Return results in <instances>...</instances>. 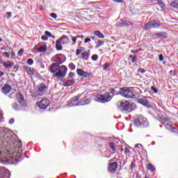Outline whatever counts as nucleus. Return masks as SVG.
Returning <instances> with one entry per match:
<instances>
[{
	"mask_svg": "<svg viewBox=\"0 0 178 178\" xmlns=\"http://www.w3.org/2000/svg\"><path fill=\"white\" fill-rule=\"evenodd\" d=\"M50 73H53V77L57 79H65L67 74V67L66 65H60L57 63H53L48 68Z\"/></svg>",
	"mask_w": 178,
	"mask_h": 178,
	"instance_id": "obj_1",
	"label": "nucleus"
},
{
	"mask_svg": "<svg viewBox=\"0 0 178 178\" xmlns=\"http://www.w3.org/2000/svg\"><path fill=\"white\" fill-rule=\"evenodd\" d=\"M120 94L122 95V97H124V98H137V96L138 94L137 92H134L133 90V88H120Z\"/></svg>",
	"mask_w": 178,
	"mask_h": 178,
	"instance_id": "obj_2",
	"label": "nucleus"
},
{
	"mask_svg": "<svg viewBox=\"0 0 178 178\" xmlns=\"http://www.w3.org/2000/svg\"><path fill=\"white\" fill-rule=\"evenodd\" d=\"M2 143L4 144V145H12L13 147H15V143H17L19 145V147L22 145L21 141H17L12 135L8 134V135H3L1 138Z\"/></svg>",
	"mask_w": 178,
	"mask_h": 178,
	"instance_id": "obj_3",
	"label": "nucleus"
},
{
	"mask_svg": "<svg viewBox=\"0 0 178 178\" xmlns=\"http://www.w3.org/2000/svg\"><path fill=\"white\" fill-rule=\"evenodd\" d=\"M117 108L119 109V111L125 112L126 113H129L133 111L130 102L127 101L120 102L117 104Z\"/></svg>",
	"mask_w": 178,
	"mask_h": 178,
	"instance_id": "obj_4",
	"label": "nucleus"
},
{
	"mask_svg": "<svg viewBox=\"0 0 178 178\" xmlns=\"http://www.w3.org/2000/svg\"><path fill=\"white\" fill-rule=\"evenodd\" d=\"M161 27V21L158 19H154L145 24L144 26L145 31L147 30H152V29H159Z\"/></svg>",
	"mask_w": 178,
	"mask_h": 178,
	"instance_id": "obj_5",
	"label": "nucleus"
},
{
	"mask_svg": "<svg viewBox=\"0 0 178 178\" xmlns=\"http://www.w3.org/2000/svg\"><path fill=\"white\" fill-rule=\"evenodd\" d=\"M97 98L99 102H101L102 104H105V102H109V101L112 99V97L108 92L103 95H97Z\"/></svg>",
	"mask_w": 178,
	"mask_h": 178,
	"instance_id": "obj_6",
	"label": "nucleus"
},
{
	"mask_svg": "<svg viewBox=\"0 0 178 178\" xmlns=\"http://www.w3.org/2000/svg\"><path fill=\"white\" fill-rule=\"evenodd\" d=\"M134 124L137 127H144L145 124H147V118L143 115H139L137 119L134 120Z\"/></svg>",
	"mask_w": 178,
	"mask_h": 178,
	"instance_id": "obj_7",
	"label": "nucleus"
},
{
	"mask_svg": "<svg viewBox=\"0 0 178 178\" xmlns=\"http://www.w3.org/2000/svg\"><path fill=\"white\" fill-rule=\"evenodd\" d=\"M49 104H51V102L48 99H43L37 103L40 109H47L49 106Z\"/></svg>",
	"mask_w": 178,
	"mask_h": 178,
	"instance_id": "obj_8",
	"label": "nucleus"
},
{
	"mask_svg": "<svg viewBox=\"0 0 178 178\" xmlns=\"http://www.w3.org/2000/svg\"><path fill=\"white\" fill-rule=\"evenodd\" d=\"M153 40H159V38H168V33L166 32H159L151 35Z\"/></svg>",
	"mask_w": 178,
	"mask_h": 178,
	"instance_id": "obj_9",
	"label": "nucleus"
},
{
	"mask_svg": "<svg viewBox=\"0 0 178 178\" xmlns=\"http://www.w3.org/2000/svg\"><path fill=\"white\" fill-rule=\"evenodd\" d=\"M76 73L78 75L80 76V77H84L85 79H87L88 77H91L92 76V72H87L81 69H77Z\"/></svg>",
	"mask_w": 178,
	"mask_h": 178,
	"instance_id": "obj_10",
	"label": "nucleus"
},
{
	"mask_svg": "<svg viewBox=\"0 0 178 178\" xmlns=\"http://www.w3.org/2000/svg\"><path fill=\"white\" fill-rule=\"evenodd\" d=\"M118 162L115 161L113 163H108V170L110 172V173H112V175H115V172L116 170H118Z\"/></svg>",
	"mask_w": 178,
	"mask_h": 178,
	"instance_id": "obj_11",
	"label": "nucleus"
},
{
	"mask_svg": "<svg viewBox=\"0 0 178 178\" xmlns=\"http://www.w3.org/2000/svg\"><path fill=\"white\" fill-rule=\"evenodd\" d=\"M90 102V99L85 97L83 99H81L79 102H76L75 106H83L84 105H88Z\"/></svg>",
	"mask_w": 178,
	"mask_h": 178,
	"instance_id": "obj_12",
	"label": "nucleus"
},
{
	"mask_svg": "<svg viewBox=\"0 0 178 178\" xmlns=\"http://www.w3.org/2000/svg\"><path fill=\"white\" fill-rule=\"evenodd\" d=\"M137 102H138V104L143 105V106H146V108H151L149 101H148V99H146L145 97L140 98L137 100Z\"/></svg>",
	"mask_w": 178,
	"mask_h": 178,
	"instance_id": "obj_13",
	"label": "nucleus"
},
{
	"mask_svg": "<svg viewBox=\"0 0 178 178\" xmlns=\"http://www.w3.org/2000/svg\"><path fill=\"white\" fill-rule=\"evenodd\" d=\"M37 90L40 94H44L48 90V87L44 83H41L37 86Z\"/></svg>",
	"mask_w": 178,
	"mask_h": 178,
	"instance_id": "obj_14",
	"label": "nucleus"
},
{
	"mask_svg": "<svg viewBox=\"0 0 178 178\" xmlns=\"http://www.w3.org/2000/svg\"><path fill=\"white\" fill-rule=\"evenodd\" d=\"M58 40L61 42L63 45H69L70 44V38L67 35H62Z\"/></svg>",
	"mask_w": 178,
	"mask_h": 178,
	"instance_id": "obj_15",
	"label": "nucleus"
},
{
	"mask_svg": "<svg viewBox=\"0 0 178 178\" xmlns=\"http://www.w3.org/2000/svg\"><path fill=\"white\" fill-rule=\"evenodd\" d=\"M0 178H9V170L5 168H0Z\"/></svg>",
	"mask_w": 178,
	"mask_h": 178,
	"instance_id": "obj_16",
	"label": "nucleus"
},
{
	"mask_svg": "<svg viewBox=\"0 0 178 178\" xmlns=\"http://www.w3.org/2000/svg\"><path fill=\"white\" fill-rule=\"evenodd\" d=\"M1 91L3 94H5V95H8L10 91H12V86L6 83L3 88H1Z\"/></svg>",
	"mask_w": 178,
	"mask_h": 178,
	"instance_id": "obj_17",
	"label": "nucleus"
},
{
	"mask_svg": "<svg viewBox=\"0 0 178 178\" xmlns=\"http://www.w3.org/2000/svg\"><path fill=\"white\" fill-rule=\"evenodd\" d=\"M70 38L72 40V47H74L75 44L77 43V39L81 38V40H84V35H76V36L70 35Z\"/></svg>",
	"mask_w": 178,
	"mask_h": 178,
	"instance_id": "obj_18",
	"label": "nucleus"
},
{
	"mask_svg": "<svg viewBox=\"0 0 178 178\" xmlns=\"http://www.w3.org/2000/svg\"><path fill=\"white\" fill-rule=\"evenodd\" d=\"M1 65H3L6 69H12L13 66H15V63L10 61V60H7L3 63L1 62Z\"/></svg>",
	"mask_w": 178,
	"mask_h": 178,
	"instance_id": "obj_19",
	"label": "nucleus"
},
{
	"mask_svg": "<svg viewBox=\"0 0 178 178\" xmlns=\"http://www.w3.org/2000/svg\"><path fill=\"white\" fill-rule=\"evenodd\" d=\"M89 58H90V50H88V51H83V53H81V59H82V60H88Z\"/></svg>",
	"mask_w": 178,
	"mask_h": 178,
	"instance_id": "obj_20",
	"label": "nucleus"
},
{
	"mask_svg": "<svg viewBox=\"0 0 178 178\" xmlns=\"http://www.w3.org/2000/svg\"><path fill=\"white\" fill-rule=\"evenodd\" d=\"M24 70L29 74L30 76H34V70L29 66H24Z\"/></svg>",
	"mask_w": 178,
	"mask_h": 178,
	"instance_id": "obj_21",
	"label": "nucleus"
},
{
	"mask_svg": "<svg viewBox=\"0 0 178 178\" xmlns=\"http://www.w3.org/2000/svg\"><path fill=\"white\" fill-rule=\"evenodd\" d=\"M0 158H1V159H3L5 162H9V161H10V159H9L8 157L6 156V155H5V153H3V150L1 148H0Z\"/></svg>",
	"mask_w": 178,
	"mask_h": 178,
	"instance_id": "obj_22",
	"label": "nucleus"
},
{
	"mask_svg": "<svg viewBox=\"0 0 178 178\" xmlns=\"http://www.w3.org/2000/svg\"><path fill=\"white\" fill-rule=\"evenodd\" d=\"M62 42L58 39L56 41V51H62L63 46H62Z\"/></svg>",
	"mask_w": 178,
	"mask_h": 178,
	"instance_id": "obj_23",
	"label": "nucleus"
},
{
	"mask_svg": "<svg viewBox=\"0 0 178 178\" xmlns=\"http://www.w3.org/2000/svg\"><path fill=\"white\" fill-rule=\"evenodd\" d=\"M76 83V81L74 79H68L64 83V87H70V86H73Z\"/></svg>",
	"mask_w": 178,
	"mask_h": 178,
	"instance_id": "obj_24",
	"label": "nucleus"
},
{
	"mask_svg": "<svg viewBox=\"0 0 178 178\" xmlns=\"http://www.w3.org/2000/svg\"><path fill=\"white\" fill-rule=\"evenodd\" d=\"M16 97L19 104H23L24 102V97H23V95H22V93L20 92L17 93Z\"/></svg>",
	"mask_w": 178,
	"mask_h": 178,
	"instance_id": "obj_25",
	"label": "nucleus"
},
{
	"mask_svg": "<svg viewBox=\"0 0 178 178\" xmlns=\"http://www.w3.org/2000/svg\"><path fill=\"white\" fill-rule=\"evenodd\" d=\"M105 44V42L101 40H98L97 42H96V46H95V49H98L100 47H102L103 45Z\"/></svg>",
	"mask_w": 178,
	"mask_h": 178,
	"instance_id": "obj_26",
	"label": "nucleus"
},
{
	"mask_svg": "<svg viewBox=\"0 0 178 178\" xmlns=\"http://www.w3.org/2000/svg\"><path fill=\"white\" fill-rule=\"evenodd\" d=\"M94 35L98 37V38H105V35H103L99 31H95Z\"/></svg>",
	"mask_w": 178,
	"mask_h": 178,
	"instance_id": "obj_27",
	"label": "nucleus"
},
{
	"mask_svg": "<svg viewBox=\"0 0 178 178\" xmlns=\"http://www.w3.org/2000/svg\"><path fill=\"white\" fill-rule=\"evenodd\" d=\"M81 95H78L77 96L74 97L70 100V104H73V102H77L80 99Z\"/></svg>",
	"mask_w": 178,
	"mask_h": 178,
	"instance_id": "obj_28",
	"label": "nucleus"
},
{
	"mask_svg": "<svg viewBox=\"0 0 178 178\" xmlns=\"http://www.w3.org/2000/svg\"><path fill=\"white\" fill-rule=\"evenodd\" d=\"M109 148H111V151H113V152H115V151H116V145H115V143L113 142H111L109 144Z\"/></svg>",
	"mask_w": 178,
	"mask_h": 178,
	"instance_id": "obj_29",
	"label": "nucleus"
},
{
	"mask_svg": "<svg viewBox=\"0 0 178 178\" xmlns=\"http://www.w3.org/2000/svg\"><path fill=\"white\" fill-rule=\"evenodd\" d=\"M47 51V47L45 45H42L38 48V51L45 52Z\"/></svg>",
	"mask_w": 178,
	"mask_h": 178,
	"instance_id": "obj_30",
	"label": "nucleus"
},
{
	"mask_svg": "<svg viewBox=\"0 0 178 178\" xmlns=\"http://www.w3.org/2000/svg\"><path fill=\"white\" fill-rule=\"evenodd\" d=\"M147 169L148 170H150V172H155L156 170L155 167L152 163L147 165Z\"/></svg>",
	"mask_w": 178,
	"mask_h": 178,
	"instance_id": "obj_31",
	"label": "nucleus"
},
{
	"mask_svg": "<svg viewBox=\"0 0 178 178\" xmlns=\"http://www.w3.org/2000/svg\"><path fill=\"white\" fill-rule=\"evenodd\" d=\"M83 49H84V47H78V49L76 50V56H79V55H80V54H81Z\"/></svg>",
	"mask_w": 178,
	"mask_h": 178,
	"instance_id": "obj_32",
	"label": "nucleus"
},
{
	"mask_svg": "<svg viewBox=\"0 0 178 178\" xmlns=\"http://www.w3.org/2000/svg\"><path fill=\"white\" fill-rule=\"evenodd\" d=\"M134 169H136V159L131 162L130 170H134Z\"/></svg>",
	"mask_w": 178,
	"mask_h": 178,
	"instance_id": "obj_33",
	"label": "nucleus"
},
{
	"mask_svg": "<svg viewBox=\"0 0 178 178\" xmlns=\"http://www.w3.org/2000/svg\"><path fill=\"white\" fill-rule=\"evenodd\" d=\"M130 60H131L132 63H135L136 59H137V56L134 55L133 56H129V58Z\"/></svg>",
	"mask_w": 178,
	"mask_h": 178,
	"instance_id": "obj_34",
	"label": "nucleus"
},
{
	"mask_svg": "<svg viewBox=\"0 0 178 178\" xmlns=\"http://www.w3.org/2000/svg\"><path fill=\"white\" fill-rule=\"evenodd\" d=\"M141 51H143V49L140 47L139 49H137L135 50H131V53L136 54H138V52H141Z\"/></svg>",
	"mask_w": 178,
	"mask_h": 178,
	"instance_id": "obj_35",
	"label": "nucleus"
},
{
	"mask_svg": "<svg viewBox=\"0 0 178 178\" xmlns=\"http://www.w3.org/2000/svg\"><path fill=\"white\" fill-rule=\"evenodd\" d=\"M26 63H27V65H29V66H32V65L34 64V60H33V58H29L26 60Z\"/></svg>",
	"mask_w": 178,
	"mask_h": 178,
	"instance_id": "obj_36",
	"label": "nucleus"
},
{
	"mask_svg": "<svg viewBox=\"0 0 178 178\" xmlns=\"http://www.w3.org/2000/svg\"><path fill=\"white\" fill-rule=\"evenodd\" d=\"M161 8H165V3L162 0H157L156 1Z\"/></svg>",
	"mask_w": 178,
	"mask_h": 178,
	"instance_id": "obj_37",
	"label": "nucleus"
},
{
	"mask_svg": "<svg viewBox=\"0 0 178 178\" xmlns=\"http://www.w3.org/2000/svg\"><path fill=\"white\" fill-rule=\"evenodd\" d=\"M12 106L15 111H19V104H17V103H13Z\"/></svg>",
	"mask_w": 178,
	"mask_h": 178,
	"instance_id": "obj_38",
	"label": "nucleus"
},
{
	"mask_svg": "<svg viewBox=\"0 0 178 178\" xmlns=\"http://www.w3.org/2000/svg\"><path fill=\"white\" fill-rule=\"evenodd\" d=\"M109 66H111V64L109 63H106L103 65V70H108V67H109Z\"/></svg>",
	"mask_w": 178,
	"mask_h": 178,
	"instance_id": "obj_39",
	"label": "nucleus"
},
{
	"mask_svg": "<svg viewBox=\"0 0 178 178\" xmlns=\"http://www.w3.org/2000/svg\"><path fill=\"white\" fill-rule=\"evenodd\" d=\"M23 54H24V49H19L17 52L18 56H23Z\"/></svg>",
	"mask_w": 178,
	"mask_h": 178,
	"instance_id": "obj_40",
	"label": "nucleus"
},
{
	"mask_svg": "<svg viewBox=\"0 0 178 178\" xmlns=\"http://www.w3.org/2000/svg\"><path fill=\"white\" fill-rule=\"evenodd\" d=\"M76 76V74L74 72H70L69 74H68V79H73V77Z\"/></svg>",
	"mask_w": 178,
	"mask_h": 178,
	"instance_id": "obj_41",
	"label": "nucleus"
},
{
	"mask_svg": "<svg viewBox=\"0 0 178 178\" xmlns=\"http://www.w3.org/2000/svg\"><path fill=\"white\" fill-rule=\"evenodd\" d=\"M3 56H5V58L9 59V58H10V54L8 52L5 51L3 53Z\"/></svg>",
	"mask_w": 178,
	"mask_h": 178,
	"instance_id": "obj_42",
	"label": "nucleus"
},
{
	"mask_svg": "<svg viewBox=\"0 0 178 178\" xmlns=\"http://www.w3.org/2000/svg\"><path fill=\"white\" fill-rule=\"evenodd\" d=\"M92 60H98V55L94 54L91 57Z\"/></svg>",
	"mask_w": 178,
	"mask_h": 178,
	"instance_id": "obj_43",
	"label": "nucleus"
},
{
	"mask_svg": "<svg viewBox=\"0 0 178 178\" xmlns=\"http://www.w3.org/2000/svg\"><path fill=\"white\" fill-rule=\"evenodd\" d=\"M171 6H172L173 8H178V3L176 1H172L171 3Z\"/></svg>",
	"mask_w": 178,
	"mask_h": 178,
	"instance_id": "obj_44",
	"label": "nucleus"
},
{
	"mask_svg": "<svg viewBox=\"0 0 178 178\" xmlns=\"http://www.w3.org/2000/svg\"><path fill=\"white\" fill-rule=\"evenodd\" d=\"M44 35L47 36V37H51L52 35V33L48 31H44Z\"/></svg>",
	"mask_w": 178,
	"mask_h": 178,
	"instance_id": "obj_45",
	"label": "nucleus"
},
{
	"mask_svg": "<svg viewBox=\"0 0 178 178\" xmlns=\"http://www.w3.org/2000/svg\"><path fill=\"white\" fill-rule=\"evenodd\" d=\"M151 90H152V91H153V92H154V94H158V89H156L155 87L152 86Z\"/></svg>",
	"mask_w": 178,
	"mask_h": 178,
	"instance_id": "obj_46",
	"label": "nucleus"
},
{
	"mask_svg": "<svg viewBox=\"0 0 178 178\" xmlns=\"http://www.w3.org/2000/svg\"><path fill=\"white\" fill-rule=\"evenodd\" d=\"M41 39L42 40V41H48V37L47 36V35H42Z\"/></svg>",
	"mask_w": 178,
	"mask_h": 178,
	"instance_id": "obj_47",
	"label": "nucleus"
},
{
	"mask_svg": "<svg viewBox=\"0 0 178 178\" xmlns=\"http://www.w3.org/2000/svg\"><path fill=\"white\" fill-rule=\"evenodd\" d=\"M88 42H91V38H86L84 41V44H88Z\"/></svg>",
	"mask_w": 178,
	"mask_h": 178,
	"instance_id": "obj_48",
	"label": "nucleus"
},
{
	"mask_svg": "<svg viewBox=\"0 0 178 178\" xmlns=\"http://www.w3.org/2000/svg\"><path fill=\"white\" fill-rule=\"evenodd\" d=\"M51 17H52L53 19H56L58 17V15L55 13H52L50 15Z\"/></svg>",
	"mask_w": 178,
	"mask_h": 178,
	"instance_id": "obj_49",
	"label": "nucleus"
},
{
	"mask_svg": "<svg viewBox=\"0 0 178 178\" xmlns=\"http://www.w3.org/2000/svg\"><path fill=\"white\" fill-rule=\"evenodd\" d=\"M124 154L125 155H127V154H130V150H129V148L127 147L124 149Z\"/></svg>",
	"mask_w": 178,
	"mask_h": 178,
	"instance_id": "obj_50",
	"label": "nucleus"
},
{
	"mask_svg": "<svg viewBox=\"0 0 178 178\" xmlns=\"http://www.w3.org/2000/svg\"><path fill=\"white\" fill-rule=\"evenodd\" d=\"M6 15H7V19H10V17H12V13L11 12H7Z\"/></svg>",
	"mask_w": 178,
	"mask_h": 178,
	"instance_id": "obj_51",
	"label": "nucleus"
},
{
	"mask_svg": "<svg viewBox=\"0 0 178 178\" xmlns=\"http://www.w3.org/2000/svg\"><path fill=\"white\" fill-rule=\"evenodd\" d=\"M54 58H55L54 62H58V63L60 62V58L58 57V55L55 56Z\"/></svg>",
	"mask_w": 178,
	"mask_h": 178,
	"instance_id": "obj_52",
	"label": "nucleus"
},
{
	"mask_svg": "<svg viewBox=\"0 0 178 178\" xmlns=\"http://www.w3.org/2000/svg\"><path fill=\"white\" fill-rule=\"evenodd\" d=\"M171 130L172 133H177V134H178V130L175 127H172Z\"/></svg>",
	"mask_w": 178,
	"mask_h": 178,
	"instance_id": "obj_53",
	"label": "nucleus"
},
{
	"mask_svg": "<svg viewBox=\"0 0 178 178\" xmlns=\"http://www.w3.org/2000/svg\"><path fill=\"white\" fill-rule=\"evenodd\" d=\"M145 72V70L143 68H139L138 70V73H144Z\"/></svg>",
	"mask_w": 178,
	"mask_h": 178,
	"instance_id": "obj_54",
	"label": "nucleus"
},
{
	"mask_svg": "<svg viewBox=\"0 0 178 178\" xmlns=\"http://www.w3.org/2000/svg\"><path fill=\"white\" fill-rule=\"evenodd\" d=\"M113 2H116L117 3H122L124 0H113Z\"/></svg>",
	"mask_w": 178,
	"mask_h": 178,
	"instance_id": "obj_55",
	"label": "nucleus"
},
{
	"mask_svg": "<svg viewBox=\"0 0 178 178\" xmlns=\"http://www.w3.org/2000/svg\"><path fill=\"white\" fill-rule=\"evenodd\" d=\"M159 60L161 62H162V60H163V55L160 54V55L159 56Z\"/></svg>",
	"mask_w": 178,
	"mask_h": 178,
	"instance_id": "obj_56",
	"label": "nucleus"
},
{
	"mask_svg": "<svg viewBox=\"0 0 178 178\" xmlns=\"http://www.w3.org/2000/svg\"><path fill=\"white\" fill-rule=\"evenodd\" d=\"M15 123V118H11L9 121V124H13Z\"/></svg>",
	"mask_w": 178,
	"mask_h": 178,
	"instance_id": "obj_57",
	"label": "nucleus"
},
{
	"mask_svg": "<svg viewBox=\"0 0 178 178\" xmlns=\"http://www.w3.org/2000/svg\"><path fill=\"white\" fill-rule=\"evenodd\" d=\"M14 70H16V71L19 70V65H14Z\"/></svg>",
	"mask_w": 178,
	"mask_h": 178,
	"instance_id": "obj_58",
	"label": "nucleus"
},
{
	"mask_svg": "<svg viewBox=\"0 0 178 178\" xmlns=\"http://www.w3.org/2000/svg\"><path fill=\"white\" fill-rule=\"evenodd\" d=\"M14 95H15V93H14V92L10 93V94L9 95V96H8V97H9V98H10V99L13 98Z\"/></svg>",
	"mask_w": 178,
	"mask_h": 178,
	"instance_id": "obj_59",
	"label": "nucleus"
},
{
	"mask_svg": "<svg viewBox=\"0 0 178 178\" xmlns=\"http://www.w3.org/2000/svg\"><path fill=\"white\" fill-rule=\"evenodd\" d=\"M69 67H72V69L75 67L74 63H70V64L69 65Z\"/></svg>",
	"mask_w": 178,
	"mask_h": 178,
	"instance_id": "obj_60",
	"label": "nucleus"
},
{
	"mask_svg": "<svg viewBox=\"0 0 178 178\" xmlns=\"http://www.w3.org/2000/svg\"><path fill=\"white\" fill-rule=\"evenodd\" d=\"M2 76H5V73L0 70V77H2Z\"/></svg>",
	"mask_w": 178,
	"mask_h": 178,
	"instance_id": "obj_61",
	"label": "nucleus"
},
{
	"mask_svg": "<svg viewBox=\"0 0 178 178\" xmlns=\"http://www.w3.org/2000/svg\"><path fill=\"white\" fill-rule=\"evenodd\" d=\"M11 131H10V129H6L4 130V132H5V133H6V132H7V133H11Z\"/></svg>",
	"mask_w": 178,
	"mask_h": 178,
	"instance_id": "obj_62",
	"label": "nucleus"
},
{
	"mask_svg": "<svg viewBox=\"0 0 178 178\" xmlns=\"http://www.w3.org/2000/svg\"><path fill=\"white\" fill-rule=\"evenodd\" d=\"M11 56L13 58V56H16V54H15V51L11 52Z\"/></svg>",
	"mask_w": 178,
	"mask_h": 178,
	"instance_id": "obj_63",
	"label": "nucleus"
},
{
	"mask_svg": "<svg viewBox=\"0 0 178 178\" xmlns=\"http://www.w3.org/2000/svg\"><path fill=\"white\" fill-rule=\"evenodd\" d=\"M111 94H115V89L112 88L111 89Z\"/></svg>",
	"mask_w": 178,
	"mask_h": 178,
	"instance_id": "obj_64",
	"label": "nucleus"
}]
</instances>
